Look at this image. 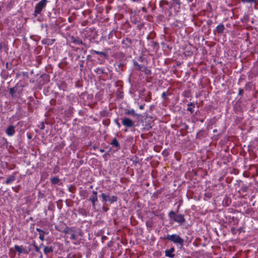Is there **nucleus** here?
I'll return each instance as SVG.
<instances>
[{
	"label": "nucleus",
	"mask_w": 258,
	"mask_h": 258,
	"mask_svg": "<svg viewBox=\"0 0 258 258\" xmlns=\"http://www.w3.org/2000/svg\"><path fill=\"white\" fill-rule=\"evenodd\" d=\"M168 216L170 218H173V220L174 222L178 223L180 225H182L185 221L184 215L182 214L177 215L175 213L171 211L169 214Z\"/></svg>",
	"instance_id": "f257e3e1"
},
{
	"label": "nucleus",
	"mask_w": 258,
	"mask_h": 258,
	"mask_svg": "<svg viewBox=\"0 0 258 258\" xmlns=\"http://www.w3.org/2000/svg\"><path fill=\"white\" fill-rule=\"evenodd\" d=\"M166 239L175 244H179L180 246H182L183 245L184 240L178 235L168 234L166 237Z\"/></svg>",
	"instance_id": "f03ea898"
},
{
	"label": "nucleus",
	"mask_w": 258,
	"mask_h": 258,
	"mask_svg": "<svg viewBox=\"0 0 258 258\" xmlns=\"http://www.w3.org/2000/svg\"><path fill=\"white\" fill-rule=\"evenodd\" d=\"M47 0L40 1L35 7V11L33 15L37 17L42 11L43 9L46 6Z\"/></svg>",
	"instance_id": "7ed1b4c3"
},
{
	"label": "nucleus",
	"mask_w": 258,
	"mask_h": 258,
	"mask_svg": "<svg viewBox=\"0 0 258 258\" xmlns=\"http://www.w3.org/2000/svg\"><path fill=\"white\" fill-rule=\"evenodd\" d=\"M122 124L127 127H132L135 126L134 122L129 118L124 117L122 118Z\"/></svg>",
	"instance_id": "20e7f679"
},
{
	"label": "nucleus",
	"mask_w": 258,
	"mask_h": 258,
	"mask_svg": "<svg viewBox=\"0 0 258 258\" xmlns=\"http://www.w3.org/2000/svg\"><path fill=\"white\" fill-rule=\"evenodd\" d=\"M88 200L91 202L94 209H95L96 203L98 202L97 191L93 190L92 195L89 198Z\"/></svg>",
	"instance_id": "39448f33"
},
{
	"label": "nucleus",
	"mask_w": 258,
	"mask_h": 258,
	"mask_svg": "<svg viewBox=\"0 0 258 258\" xmlns=\"http://www.w3.org/2000/svg\"><path fill=\"white\" fill-rule=\"evenodd\" d=\"M6 134L8 136H13L15 134V126L13 125H10L6 130Z\"/></svg>",
	"instance_id": "423d86ee"
},
{
	"label": "nucleus",
	"mask_w": 258,
	"mask_h": 258,
	"mask_svg": "<svg viewBox=\"0 0 258 258\" xmlns=\"http://www.w3.org/2000/svg\"><path fill=\"white\" fill-rule=\"evenodd\" d=\"M15 249L19 253V254H21V253L28 254L29 253V251H27L26 248H24L23 245L19 246L17 245H15Z\"/></svg>",
	"instance_id": "0eeeda50"
},
{
	"label": "nucleus",
	"mask_w": 258,
	"mask_h": 258,
	"mask_svg": "<svg viewBox=\"0 0 258 258\" xmlns=\"http://www.w3.org/2000/svg\"><path fill=\"white\" fill-rule=\"evenodd\" d=\"M175 249L174 247H171L170 249H167L165 251V256L169 257H173L174 256V254L173 252L174 251Z\"/></svg>",
	"instance_id": "6e6552de"
},
{
	"label": "nucleus",
	"mask_w": 258,
	"mask_h": 258,
	"mask_svg": "<svg viewBox=\"0 0 258 258\" xmlns=\"http://www.w3.org/2000/svg\"><path fill=\"white\" fill-rule=\"evenodd\" d=\"M110 144L113 147H115V148H116V149H119L120 148V144L115 138L113 139Z\"/></svg>",
	"instance_id": "1a4fd4ad"
},
{
	"label": "nucleus",
	"mask_w": 258,
	"mask_h": 258,
	"mask_svg": "<svg viewBox=\"0 0 258 258\" xmlns=\"http://www.w3.org/2000/svg\"><path fill=\"white\" fill-rule=\"evenodd\" d=\"M36 231L39 233V239L41 241H43L44 240L45 232L43 230H42L38 228H36Z\"/></svg>",
	"instance_id": "9d476101"
},
{
	"label": "nucleus",
	"mask_w": 258,
	"mask_h": 258,
	"mask_svg": "<svg viewBox=\"0 0 258 258\" xmlns=\"http://www.w3.org/2000/svg\"><path fill=\"white\" fill-rule=\"evenodd\" d=\"M72 42L76 45L84 44L83 41L78 38L72 37Z\"/></svg>",
	"instance_id": "9b49d317"
},
{
	"label": "nucleus",
	"mask_w": 258,
	"mask_h": 258,
	"mask_svg": "<svg viewBox=\"0 0 258 258\" xmlns=\"http://www.w3.org/2000/svg\"><path fill=\"white\" fill-rule=\"evenodd\" d=\"M17 90L18 88L16 86L10 89V94L13 98L16 96V93L17 91Z\"/></svg>",
	"instance_id": "f8f14e48"
},
{
	"label": "nucleus",
	"mask_w": 258,
	"mask_h": 258,
	"mask_svg": "<svg viewBox=\"0 0 258 258\" xmlns=\"http://www.w3.org/2000/svg\"><path fill=\"white\" fill-rule=\"evenodd\" d=\"M225 29L224 25L220 24L217 26L216 31L218 33H222Z\"/></svg>",
	"instance_id": "ddd939ff"
},
{
	"label": "nucleus",
	"mask_w": 258,
	"mask_h": 258,
	"mask_svg": "<svg viewBox=\"0 0 258 258\" xmlns=\"http://www.w3.org/2000/svg\"><path fill=\"white\" fill-rule=\"evenodd\" d=\"M15 180V177L14 175L9 176L6 180V184H9L13 182Z\"/></svg>",
	"instance_id": "4468645a"
},
{
	"label": "nucleus",
	"mask_w": 258,
	"mask_h": 258,
	"mask_svg": "<svg viewBox=\"0 0 258 258\" xmlns=\"http://www.w3.org/2000/svg\"><path fill=\"white\" fill-rule=\"evenodd\" d=\"M53 251V248L52 246H45L44 248V253L47 254L48 253L51 252Z\"/></svg>",
	"instance_id": "2eb2a0df"
},
{
	"label": "nucleus",
	"mask_w": 258,
	"mask_h": 258,
	"mask_svg": "<svg viewBox=\"0 0 258 258\" xmlns=\"http://www.w3.org/2000/svg\"><path fill=\"white\" fill-rule=\"evenodd\" d=\"M50 180L52 184H58L60 181V179L57 177H53Z\"/></svg>",
	"instance_id": "dca6fc26"
},
{
	"label": "nucleus",
	"mask_w": 258,
	"mask_h": 258,
	"mask_svg": "<svg viewBox=\"0 0 258 258\" xmlns=\"http://www.w3.org/2000/svg\"><path fill=\"white\" fill-rule=\"evenodd\" d=\"M91 52L92 54L95 53L96 54H100V55H103L105 57H107V54L105 52H101V51H96V50H91Z\"/></svg>",
	"instance_id": "f3484780"
},
{
	"label": "nucleus",
	"mask_w": 258,
	"mask_h": 258,
	"mask_svg": "<svg viewBox=\"0 0 258 258\" xmlns=\"http://www.w3.org/2000/svg\"><path fill=\"white\" fill-rule=\"evenodd\" d=\"M187 110L190 113H192L194 111V108L195 107V104L194 103H190L187 104Z\"/></svg>",
	"instance_id": "a211bd4d"
},
{
	"label": "nucleus",
	"mask_w": 258,
	"mask_h": 258,
	"mask_svg": "<svg viewBox=\"0 0 258 258\" xmlns=\"http://www.w3.org/2000/svg\"><path fill=\"white\" fill-rule=\"evenodd\" d=\"M134 64L135 66L137 67L136 69L137 70H139V71H141L145 67L144 65L139 64L136 61H134Z\"/></svg>",
	"instance_id": "6ab92c4d"
},
{
	"label": "nucleus",
	"mask_w": 258,
	"mask_h": 258,
	"mask_svg": "<svg viewBox=\"0 0 258 258\" xmlns=\"http://www.w3.org/2000/svg\"><path fill=\"white\" fill-rule=\"evenodd\" d=\"M117 197L115 196H112L111 197H108V201L110 204H112L114 202H115L117 201Z\"/></svg>",
	"instance_id": "aec40b11"
},
{
	"label": "nucleus",
	"mask_w": 258,
	"mask_h": 258,
	"mask_svg": "<svg viewBox=\"0 0 258 258\" xmlns=\"http://www.w3.org/2000/svg\"><path fill=\"white\" fill-rule=\"evenodd\" d=\"M94 71L99 75H102L105 73L104 70L103 68H96Z\"/></svg>",
	"instance_id": "412c9836"
},
{
	"label": "nucleus",
	"mask_w": 258,
	"mask_h": 258,
	"mask_svg": "<svg viewBox=\"0 0 258 258\" xmlns=\"http://www.w3.org/2000/svg\"><path fill=\"white\" fill-rule=\"evenodd\" d=\"M101 197L102 198V202L103 203H106L108 200L109 196L106 195L105 193H102Z\"/></svg>",
	"instance_id": "4be33fe9"
},
{
	"label": "nucleus",
	"mask_w": 258,
	"mask_h": 258,
	"mask_svg": "<svg viewBox=\"0 0 258 258\" xmlns=\"http://www.w3.org/2000/svg\"><path fill=\"white\" fill-rule=\"evenodd\" d=\"M125 114L126 115H132L133 116H135L137 114L135 113L134 109L127 110L125 112Z\"/></svg>",
	"instance_id": "5701e85b"
},
{
	"label": "nucleus",
	"mask_w": 258,
	"mask_h": 258,
	"mask_svg": "<svg viewBox=\"0 0 258 258\" xmlns=\"http://www.w3.org/2000/svg\"><path fill=\"white\" fill-rule=\"evenodd\" d=\"M42 43L44 44L51 45L52 42H50V39H44L42 40Z\"/></svg>",
	"instance_id": "b1692460"
},
{
	"label": "nucleus",
	"mask_w": 258,
	"mask_h": 258,
	"mask_svg": "<svg viewBox=\"0 0 258 258\" xmlns=\"http://www.w3.org/2000/svg\"><path fill=\"white\" fill-rule=\"evenodd\" d=\"M33 245L35 248V251L38 253H41V252L40 250V248L37 245H36L35 243H33Z\"/></svg>",
	"instance_id": "393cba45"
},
{
	"label": "nucleus",
	"mask_w": 258,
	"mask_h": 258,
	"mask_svg": "<svg viewBox=\"0 0 258 258\" xmlns=\"http://www.w3.org/2000/svg\"><path fill=\"white\" fill-rule=\"evenodd\" d=\"M142 72H144L147 75H148L150 72V70H148L147 67H146L145 66L144 67V68L143 69V70H142Z\"/></svg>",
	"instance_id": "a878e982"
},
{
	"label": "nucleus",
	"mask_w": 258,
	"mask_h": 258,
	"mask_svg": "<svg viewBox=\"0 0 258 258\" xmlns=\"http://www.w3.org/2000/svg\"><path fill=\"white\" fill-rule=\"evenodd\" d=\"M59 167L57 166H55L53 169L52 173L53 174H56L59 172Z\"/></svg>",
	"instance_id": "bb28decb"
},
{
	"label": "nucleus",
	"mask_w": 258,
	"mask_h": 258,
	"mask_svg": "<svg viewBox=\"0 0 258 258\" xmlns=\"http://www.w3.org/2000/svg\"><path fill=\"white\" fill-rule=\"evenodd\" d=\"M12 64L11 63L7 62L6 64V68L7 70H11L12 69Z\"/></svg>",
	"instance_id": "cd10ccee"
},
{
	"label": "nucleus",
	"mask_w": 258,
	"mask_h": 258,
	"mask_svg": "<svg viewBox=\"0 0 258 258\" xmlns=\"http://www.w3.org/2000/svg\"><path fill=\"white\" fill-rule=\"evenodd\" d=\"M151 46L155 47V46H158L159 44L157 42L153 41L151 42Z\"/></svg>",
	"instance_id": "c85d7f7f"
},
{
	"label": "nucleus",
	"mask_w": 258,
	"mask_h": 258,
	"mask_svg": "<svg viewBox=\"0 0 258 258\" xmlns=\"http://www.w3.org/2000/svg\"><path fill=\"white\" fill-rule=\"evenodd\" d=\"M243 90L242 89H239V91H238V95H240V96H241L243 95Z\"/></svg>",
	"instance_id": "c756f323"
},
{
	"label": "nucleus",
	"mask_w": 258,
	"mask_h": 258,
	"mask_svg": "<svg viewBox=\"0 0 258 258\" xmlns=\"http://www.w3.org/2000/svg\"><path fill=\"white\" fill-rule=\"evenodd\" d=\"M167 94L165 92H164L162 94V97L164 99H166L167 98Z\"/></svg>",
	"instance_id": "7c9ffc66"
},
{
	"label": "nucleus",
	"mask_w": 258,
	"mask_h": 258,
	"mask_svg": "<svg viewBox=\"0 0 258 258\" xmlns=\"http://www.w3.org/2000/svg\"><path fill=\"white\" fill-rule=\"evenodd\" d=\"M114 122H115V123L116 124V125H117V126L120 128V124L119 123V122H118V120L117 119H115L114 120Z\"/></svg>",
	"instance_id": "2f4dec72"
},
{
	"label": "nucleus",
	"mask_w": 258,
	"mask_h": 258,
	"mask_svg": "<svg viewBox=\"0 0 258 258\" xmlns=\"http://www.w3.org/2000/svg\"><path fill=\"white\" fill-rule=\"evenodd\" d=\"M77 238L76 235L74 234H72L71 236V239L72 240H76Z\"/></svg>",
	"instance_id": "473e14b6"
},
{
	"label": "nucleus",
	"mask_w": 258,
	"mask_h": 258,
	"mask_svg": "<svg viewBox=\"0 0 258 258\" xmlns=\"http://www.w3.org/2000/svg\"><path fill=\"white\" fill-rule=\"evenodd\" d=\"M71 230L70 228H69L68 227H67L65 230H64L63 232L66 234L69 233V230Z\"/></svg>",
	"instance_id": "72a5a7b5"
},
{
	"label": "nucleus",
	"mask_w": 258,
	"mask_h": 258,
	"mask_svg": "<svg viewBox=\"0 0 258 258\" xmlns=\"http://www.w3.org/2000/svg\"><path fill=\"white\" fill-rule=\"evenodd\" d=\"M253 3L254 5V7L256 8V5H258V0H254V1H253Z\"/></svg>",
	"instance_id": "f704fd0d"
},
{
	"label": "nucleus",
	"mask_w": 258,
	"mask_h": 258,
	"mask_svg": "<svg viewBox=\"0 0 258 258\" xmlns=\"http://www.w3.org/2000/svg\"><path fill=\"white\" fill-rule=\"evenodd\" d=\"M183 127L184 130H187L188 128V126L186 125V124H183Z\"/></svg>",
	"instance_id": "c9c22d12"
},
{
	"label": "nucleus",
	"mask_w": 258,
	"mask_h": 258,
	"mask_svg": "<svg viewBox=\"0 0 258 258\" xmlns=\"http://www.w3.org/2000/svg\"><path fill=\"white\" fill-rule=\"evenodd\" d=\"M123 66V64L120 63L118 65V68L119 69H120L121 70H122V67Z\"/></svg>",
	"instance_id": "e433bc0d"
},
{
	"label": "nucleus",
	"mask_w": 258,
	"mask_h": 258,
	"mask_svg": "<svg viewBox=\"0 0 258 258\" xmlns=\"http://www.w3.org/2000/svg\"><path fill=\"white\" fill-rule=\"evenodd\" d=\"M139 108H140L141 109H143L144 107H143V105H140V106H139Z\"/></svg>",
	"instance_id": "4c0bfd02"
},
{
	"label": "nucleus",
	"mask_w": 258,
	"mask_h": 258,
	"mask_svg": "<svg viewBox=\"0 0 258 258\" xmlns=\"http://www.w3.org/2000/svg\"><path fill=\"white\" fill-rule=\"evenodd\" d=\"M100 151L102 153L104 152V149H100Z\"/></svg>",
	"instance_id": "58836bf2"
},
{
	"label": "nucleus",
	"mask_w": 258,
	"mask_h": 258,
	"mask_svg": "<svg viewBox=\"0 0 258 258\" xmlns=\"http://www.w3.org/2000/svg\"><path fill=\"white\" fill-rule=\"evenodd\" d=\"M39 254H40V258H43V255H42V253L41 252V253H39Z\"/></svg>",
	"instance_id": "ea45409f"
},
{
	"label": "nucleus",
	"mask_w": 258,
	"mask_h": 258,
	"mask_svg": "<svg viewBox=\"0 0 258 258\" xmlns=\"http://www.w3.org/2000/svg\"><path fill=\"white\" fill-rule=\"evenodd\" d=\"M55 41V39H50V42H52V43H53V42Z\"/></svg>",
	"instance_id": "a19ab883"
},
{
	"label": "nucleus",
	"mask_w": 258,
	"mask_h": 258,
	"mask_svg": "<svg viewBox=\"0 0 258 258\" xmlns=\"http://www.w3.org/2000/svg\"><path fill=\"white\" fill-rule=\"evenodd\" d=\"M44 128V125L42 126V127L41 128V129L43 130Z\"/></svg>",
	"instance_id": "79ce46f5"
},
{
	"label": "nucleus",
	"mask_w": 258,
	"mask_h": 258,
	"mask_svg": "<svg viewBox=\"0 0 258 258\" xmlns=\"http://www.w3.org/2000/svg\"><path fill=\"white\" fill-rule=\"evenodd\" d=\"M90 187L91 188H92V187H93V185H91Z\"/></svg>",
	"instance_id": "37998d69"
},
{
	"label": "nucleus",
	"mask_w": 258,
	"mask_h": 258,
	"mask_svg": "<svg viewBox=\"0 0 258 258\" xmlns=\"http://www.w3.org/2000/svg\"><path fill=\"white\" fill-rule=\"evenodd\" d=\"M143 10H145V8H143Z\"/></svg>",
	"instance_id": "c03bdc74"
}]
</instances>
